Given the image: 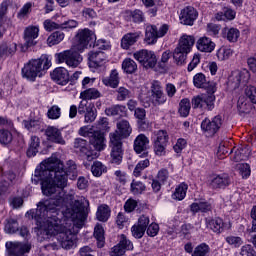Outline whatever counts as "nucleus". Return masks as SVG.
Wrapping results in <instances>:
<instances>
[{
  "mask_svg": "<svg viewBox=\"0 0 256 256\" xmlns=\"http://www.w3.org/2000/svg\"><path fill=\"white\" fill-rule=\"evenodd\" d=\"M38 204L36 210H30L27 215H31L36 222V229L40 235H46L47 238L58 235L57 239L62 249H73L77 245V234H75V225L78 229L83 227V222L87 219L85 206L79 201L73 205L64 207L46 206Z\"/></svg>",
  "mask_w": 256,
  "mask_h": 256,
  "instance_id": "nucleus-1",
  "label": "nucleus"
},
{
  "mask_svg": "<svg viewBox=\"0 0 256 256\" xmlns=\"http://www.w3.org/2000/svg\"><path fill=\"white\" fill-rule=\"evenodd\" d=\"M77 175V164L73 160L67 161L66 168L63 161L55 155L41 162L40 166L35 169L32 181L36 185L40 181L43 195L46 197L54 195V198L39 202L38 204H43L40 209L73 205L71 204L73 194H67L65 187H67L68 179L75 181Z\"/></svg>",
  "mask_w": 256,
  "mask_h": 256,
  "instance_id": "nucleus-2",
  "label": "nucleus"
},
{
  "mask_svg": "<svg viewBox=\"0 0 256 256\" xmlns=\"http://www.w3.org/2000/svg\"><path fill=\"white\" fill-rule=\"evenodd\" d=\"M117 129L110 133V147H111V163L120 165L123 161V139H127L133 132L131 124L127 120H120L117 122Z\"/></svg>",
  "mask_w": 256,
  "mask_h": 256,
  "instance_id": "nucleus-3",
  "label": "nucleus"
},
{
  "mask_svg": "<svg viewBox=\"0 0 256 256\" xmlns=\"http://www.w3.org/2000/svg\"><path fill=\"white\" fill-rule=\"evenodd\" d=\"M193 84L198 89H207V94H201L192 99V107L193 109H203L207 111H212L215 107V86L210 85L209 81H207V77L203 73H197L193 78Z\"/></svg>",
  "mask_w": 256,
  "mask_h": 256,
  "instance_id": "nucleus-4",
  "label": "nucleus"
},
{
  "mask_svg": "<svg viewBox=\"0 0 256 256\" xmlns=\"http://www.w3.org/2000/svg\"><path fill=\"white\" fill-rule=\"evenodd\" d=\"M49 67H51V60L47 56L32 59L22 68V77L28 81H35L37 77H42Z\"/></svg>",
  "mask_w": 256,
  "mask_h": 256,
  "instance_id": "nucleus-5",
  "label": "nucleus"
},
{
  "mask_svg": "<svg viewBox=\"0 0 256 256\" xmlns=\"http://www.w3.org/2000/svg\"><path fill=\"white\" fill-rule=\"evenodd\" d=\"M195 45V37L184 34L175 48L173 53V59L177 65H185L187 61V55L191 53V49Z\"/></svg>",
  "mask_w": 256,
  "mask_h": 256,
  "instance_id": "nucleus-6",
  "label": "nucleus"
},
{
  "mask_svg": "<svg viewBox=\"0 0 256 256\" xmlns=\"http://www.w3.org/2000/svg\"><path fill=\"white\" fill-rule=\"evenodd\" d=\"M79 135L89 137V143L94 151H103L105 149V134L101 131H93V129L89 130L88 127H81Z\"/></svg>",
  "mask_w": 256,
  "mask_h": 256,
  "instance_id": "nucleus-7",
  "label": "nucleus"
},
{
  "mask_svg": "<svg viewBox=\"0 0 256 256\" xmlns=\"http://www.w3.org/2000/svg\"><path fill=\"white\" fill-rule=\"evenodd\" d=\"M82 51L77 50L75 46H73L70 50H65L56 54V61L58 63H66L68 67H79L81 61H83V57H81Z\"/></svg>",
  "mask_w": 256,
  "mask_h": 256,
  "instance_id": "nucleus-8",
  "label": "nucleus"
},
{
  "mask_svg": "<svg viewBox=\"0 0 256 256\" xmlns=\"http://www.w3.org/2000/svg\"><path fill=\"white\" fill-rule=\"evenodd\" d=\"M150 99L154 107H159V105H165L167 103V95L163 91V86L161 82L153 80L150 86Z\"/></svg>",
  "mask_w": 256,
  "mask_h": 256,
  "instance_id": "nucleus-9",
  "label": "nucleus"
},
{
  "mask_svg": "<svg viewBox=\"0 0 256 256\" xmlns=\"http://www.w3.org/2000/svg\"><path fill=\"white\" fill-rule=\"evenodd\" d=\"M78 43L74 45L75 48H77V51H83L87 49V46L93 45L95 41H97V37L95 36V33L89 29H82L79 30L76 35Z\"/></svg>",
  "mask_w": 256,
  "mask_h": 256,
  "instance_id": "nucleus-10",
  "label": "nucleus"
},
{
  "mask_svg": "<svg viewBox=\"0 0 256 256\" xmlns=\"http://www.w3.org/2000/svg\"><path fill=\"white\" fill-rule=\"evenodd\" d=\"M133 57L143 65L145 69H153V67L157 65V56L153 51L139 50L133 54Z\"/></svg>",
  "mask_w": 256,
  "mask_h": 256,
  "instance_id": "nucleus-11",
  "label": "nucleus"
},
{
  "mask_svg": "<svg viewBox=\"0 0 256 256\" xmlns=\"http://www.w3.org/2000/svg\"><path fill=\"white\" fill-rule=\"evenodd\" d=\"M167 31H169V25L167 24H163L159 30H157V26H147L145 34L146 43H148V45L157 43V39H159V37H165V35H167Z\"/></svg>",
  "mask_w": 256,
  "mask_h": 256,
  "instance_id": "nucleus-12",
  "label": "nucleus"
},
{
  "mask_svg": "<svg viewBox=\"0 0 256 256\" xmlns=\"http://www.w3.org/2000/svg\"><path fill=\"white\" fill-rule=\"evenodd\" d=\"M167 143H169V134H167V131H157L154 139V152L158 157H163V155H165Z\"/></svg>",
  "mask_w": 256,
  "mask_h": 256,
  "instance_id": "nucleus-13",
  "label": "nucleus"
},
{
  "mask_svg": "<svg viewBox=\"0 0 256 256\" xmlns=\"http://www.w3.org/2000/svg\"><path fill=\"white\" fill-rule=\"evenodd\" d=\"M24 44L23 47L25 49H29V47H35L37 45L39 39V27L30 25L24 29L23 33Z\"/></svg>",
  "mask_w": 256,
  "mask_h": 256,
  "instance_id": "nucleus-14",
  "label": "nucleus"
},
{
  "mask_svg": "<svg viewBox=\"0 0 256 256\" xmlns=\"http://www.w3.org/2000/svg\"><path fill=\"white\" fill-rule=\"evenodd\" d=\"M74 148L77 153L86 155L87 161H93V159H97V157H99V152L90 150L89 146L87 145V140L85 139L76 138L74 141Z\"/></svg>",
  "mask_w": 256,
  "mask_h": 256,
  "instance_id": "nucleus-15",
  "label": "nucleus"
},
{
  "mask_svg": "<svg viewBox=\"0 0 256 256\" xmlns=\"http://www.w3.org/2000/svg\"><path fill=\"white\" fill-rule=\"evenodd\" d=\"M221 125H223V119L218 115L212 120L205 118L201 123V129L208 135H215L221 129Z\"/></svg>",
  "mask_w": 256,
  "mask_h": 256,
  "instance_id": "nucleus-16",
  "label": "nucleus"
},
{
  "mask_svg": "<svg viewBox=\"0 0 256 256\" xmlns=\"http://www.w3.org/2000/svg\"><path fill=\"white\" fill-rule=\"evenodd\" d=\"M6 249L10 256H24L31 251V245L21 242H7Z\"/></svg>",
  "mask_w": 256,
  "mask_h": 256,
  "instance_id": "nucleus-17",
  "label": "nucleus"
},
{
  "mask_svg": "<svg viewBox=\"0 0 256 256\" xmlns=\"http://www.w3.org/2000/svg\"><path fill=\"white\" fill-rule=\"evenodd\" d=\"M126 251H133V243L131 240L127 239L125 234L120 235L119 243L112 248V256H123Z\"/></svg>",
  "mask_w": 256,
  "mask_h": 256,
  "instance_id": "nucleus-18",
  "label": "nucleus"
},
{
  "mask_svg": "<svg viewBox=\"0 0 256 256\" xmlns=\"http://www.w3.org/2000/svg\"><path fill=\"white\" fill-rule=\"evenodd\" d=\"M134 151L140 157H149V138L145 134L138 135L134 140Z\"/></svg>",
  "mask_w": 256,
  "mask_h": 256,
  "instance_id": "nucleus-19",
  "label": "nucleus"
},
{
  "mask_svg": "<svg viewBox=\"0 0 256 256\" xmlns=\"http://www.w3.org/2000/svg\"><path fill=\"white\" fill-rule=\"evenodd\" d=\"M199 13L193 8V6H186L180 11L179 19L182 25L193 26L197 20Z\"/></svg>",
  "mask_w": 256,
  "mask_h": 256,
  "instance_id": "nucleus-20",
  "label": "nucleus"
},
{
  "mask_svg": "<svg viewBox=\"0 0 256 256\" xmlns=\"http://www.w3.org/2000/svg\"><path fill=\"white\" fill-rule=\"evenodd\" d=\"M249 79H251V74L249 70L244 69L234 72L228 80V85H230L232 89H239V85H241V83H247Z\"/></svg>",
  "mask_w": 256,
  "mask_h": 256,
  "instance_id": "nucleus-21",
  "label": "nucleus"
},
{
  "mask_svg": "<svg viewBox=\"0 0 256 256\" xmlns=\"http://www.w3.org/2000/svg\"><path fill=\"white\" fill-rule=\"evenodd\" d=\"M89 67L97 69L107 63V54L103 51H90L88 53Z\"/></svg>",
  "mask_w": 256,
  "mask_h": 256,
  "instance_id": "nucleus-22",
  "label": "nucleus"
},
{
  "mask_svg": "<svg viewBox=\"0 0 256 256\" xmlns=\"http://www.w3.org/2000/svg\"><path fill=\"white\" fill-rule=\"evenodd\" d=\"M231 185V176L229 174H219L211 179L210 186L212 189H225Z\"/></svg>",
  "mask_w": 256,
  "mask_h": 256,
  "instance_id": "nucleus-23",
  "label": "nucleus"
},
{
  "mask_svg": "<svg viewBox=\"0 0 256 256\" xmlns=\"http://www.w3.org/2000/svg\"><path fill=\"white\" fill-rule=\"evenodd\" d=\"M45 135L48 141L52 143H58L59 145H65V140L61 134V130L55 126H48L45 130Z\"/></svg>",
  "mask_w": 256,
  "mask_h": 256,
  "instance_id": "nucleus-24",
  "label": "nucleus"
},
{
  "mask_svg": "<svg viewBox=\"0 0 256 256\" xmlns=\"http://www.w3.org/2000/svg\"><path fill=\"white\" fill-rule=\"evenodd\" d=\"M51 79L58 85H67L69 83V72L64 67H58L50 74Z\"/></svg>",
  "mask_w": 256,
  "mask_h": 256,
  "instance_id": "nucleus-25",
  "label": "nucleus"
},
{
  "mask_svg": "<svg viewBox=\"0 0 256 256\" xmlns=\"http://www.w3.org/2000/svg\"><path fill=\"white\" fill-rule=\"evenodd\" d=\"M196 47L201 53H213L215 51V42L211 38L204 36L197 40Z\"/></svg>",
  "mask_w": 256,
  "mask_h": 256,
  "instance_id": "nucleus-26",
  "label": "nucleus"
},
{
  "mask_svg": "<svg viewBox=\"0 0 256 256\" xmlns=\"http://www.w3.org/2000/svg\"><path fill=\"white\" fill-rule=\"evenodd\" d=\"M139 39H141V31L129 32L125 34L121 39L122 49H130V47H133V45H135Z\"/></svg>",
  "mask_w": 256,
  "mask_h": 256,
  "instance_id": "nucleus-27",
  "label": "nucleus"
},
{
  "mask_svg": "<svg viewBox=\"0 0 256 256\" xmlns=\"http://www.w3.org/2000/svg\"><path fill=\"white\" fill-rule=\"evenodd\" d=\"M17 53V43L4 42L0 45V59H7V57H13Z\"/></svg>",
  "mask_w": 256,
  "mask_h": 256,
  "instance_id": "nucleus-28",
  "label": "nucleus"
},
{
  "mask_svg": "<svg viewBox=\"0 0 256 256\" xmlns=\"http://www.w3.org/2000/svg\"><path fill=\"white\" fill-rule=\"evenodd\" d=\"M206 225L208 229H211L213 233H217L218 235L225 231V222L219 217L207 220Z\"/></svg>",
  "mask_w": 256,
  "mask_h": 256,
  "instance_id": "nucleus-29",
  "label": "nucleus"
},
{
  "mask_svg": "<svg viewBox=\"0 0 256 256\" xmlns=\"http://www.w3.org/2000/svg\"><path fill=\"white\" fill-rule=\"evenodd\" d=\"M105 113L108 117H125L127 116V107L123 105H113L109 108H106Z\"/></svg>",
  "mask_w": 256,
  "mask_h": 256,
  "instance_id": "nucleus-30",
  "label": "nucleus"
},
{
  "mask_svg": "<svg viewBox=\"0 0 256 256\" xmlns=\"http://www.w3.org/2000/svg\"><path fill=\"white\" fill-rule=\"evenodd\" d=\"M102 82L106 87L117 89V87H119V72H117V69L112 70L110 76L102 79Z\"/></svg>",
  "mask_w": 256,
  "mask_h": 256,
  "instance_id": "nucleus-31",
  "label": "nucleus"
},
{
  "mask_svg": "<svg viewBox=\"0 0 256 256\" xmlns=\"http://www.w3.org/2000/svg\"><path fill=\"white\" fill-rule=\"evenodd\" d=\"M134 116L138 119V127L143 131L147 129V121L145 120L147 117V112L143 108H136L134 111Z\"/></svg>",
  "mask_w": 256,
  "mask_h": 256,
  "instance_id": "nucleus-32",
  "label": "nucleus"
},
{
  "mask_svg": "<svg viewBox=\"0 0 256 256\" xmlns=\"http://www.w3.org/2000/svg\"><path fill=\"white\" fill-rule=\"evenodd\" d=\"M94 237L97 241V245L99 249L105 247V230L103 229V226L100 224H97L94 228Z\"/></svg>",
  "mask_w": 256,
  "mask_h": 256,
  "instance_id": "nucleus-33",
  "label": "nucleus"
},
{
  "mask_svg": "<svg viewBox=\"0 0 256 256\" xmlns=\"http://www.w3.org/2000/svg\"><path fill=\"white\" fill-rule=\"evenodd\" d=\"M224 37L230 43H237L239 37L241 36V32L237 28H224Z\"/></svg>",
  "mask_w": 256,
  "mask_h": 256,
  "instance_id": "nucleus-34",
  "label": "nucleus"
},
{
  "mask_svg": "<svg viewBox=\"0 0 256 256\" xmlns=\"http://www.w3.org/2000/svg\"><path fill=\"white\" fill-rule=\"evenodd\" d=\"M99 97H101V92L97 88H87L80 93V99H85L86 101L99 99Z\"/></svg>",
  "mask_w": 256,
  "mask_h": 256,
  "instance_id": "nucleus-35",
  "label": "nucleus"
},
{
  "mask_svg": "<svg viewBox=\"0 0 256 256\" xmlns=\"http://www.w3.org/2000/svg\"><path fill=\"white\" fill-rule=\"evenodd\" d=\"M41 141L39 140V137L32 136L30 146L27 150L28 157H35L37 153H39V145Z\"/></svg>",
  "mask_w": 256,
  "mask_h": 256,
  "instance_id": "nucleus-36",
  "label": "nucleus"
},
{
  "mask_svg": "<svg viewBox=\"0 0 256 256\" xmlns=\"http://www.w3.org/2000/svg\"><path fill=\"white\" fill-rule=\"evenodd\" d=\"M190 210L192 213H207L208 211H211V205L209 202H199V203H192L190 205Z\"/></svg>",
  "mask_w": 256,
  "mask_h": 256,
  "instance_id": "nucleus-37",
  "label": "nucleus"
},
{
  "mask_svg": "<svg viewBox=\"0 0 256 256\" xmlns=\"http://www.w3.org/2000/svg\"><path fill=\"white\" fill-rule=\"evenodd\" d=\"M245 151H249L248 147H240V148H233L230 153H234L232 159L236 163H239V161H244V159H247V156L245 155Z\"/></svg>",
  "mask_w": 256,
  "mask_h": 256,
  "instance_id": "nucleus-38",
  "label": "nucleus"
},
{
  "mask_svg": "<svg viewBox=\"0 0 256 256\" xmlns=\"http://www.w3.org/2000/svg\"><path fill=\"white\" fill-rule=\"evenodd\" d=\"M63 39H65V34L63 32L56 31L48 37L47 43L49 47H53V45H59Z\"/></svg>",
  "mask_w": 256,
  "mask_h": 256,
  "instance_id": "nucleus-39",
  "label": "nucleus"
},
{
  "mask_svg": "<svg viewBox=\"0 0 256 256\" xmlns=\"http://www.w3.org/2000/svg\"><path fill=\"white\" fill-rule=\"evenodd\" d=\"M187 189H189V186L185 183H181L176 189L173 194V199H177L178 201H183L185 199V196L187 195Z\"/></svg>",
  "mask_w": 256,
  "mask_h": 256,
  "instance_id": "nucleus-40",
  "label": "nucleus"
},
{
  "mask_svg": "<svg viewBox=\"0 0 256 256\" xmlns=\"http://www.w3.org/2000/svg\"><path fill=\"white\" fill-rule=\"evenodd\" d=\"M122 69L125 71V73H128L131 75L135 73V71H137V63L134 62V60L131 58H126L122 62Z\"/></svg>",
  "mask_w": 256,
  "mask_h": 256,
  "instance_id": "nucleus-41",
  "label": "nucleus"
},
{
  "mask_svg": "<svg viewBox=\"0 0 256 256\" xmlns=\"http://www.w3.org/2000/svg\"><path fill=\"white\" fill-rule=\"evenodd\" d=\"M109 213H111V211L109 210V206L101 205L100 207H98L96 217L98 221L105 222L109 219Z\"/></svg>",
  "mask_w": 256,
  "mask_h": 256,
  "instance_id": "nucleus-42",
  "label": "nucleus"
},
{
  "mask_svg": "<svg viewBox=\"0 0 256 256\" xmlns=\"http://www.w3.org/2000/svg\"><path fill=\"white\" fill-rule=\"evenodd\" d=\"M91 172L94 175V177H101L103 173H107V167H105L103 163L96 161L93 163L91 167Z\"/></svg>",
  "mask_w": 256,
  "mask_h": 256,
  "instance_id": "nucleus-43",
  "label": "nucleus"
},
{
  "mask_svg": "<svg viewBox=\"0 0 256 256\" xmlns=\"http://www.w3.org/2000/svg\"><path fill=\"white\" fill-rule=\"evenodd\" d=\"M237 107L239 113H249L251 111V103L243 96L238 99Z\"/></svg>",
  "mask_w": 256,
  "mask_h": 256,
  "instance_id": "nucleus-44",
  "label": "nucleus"
},
{
  "mask_svg": "<svg viewBox=\"0 0 256 256\" xmlns=\"http://www.w3.org/2000/svg\"><path fill=\"white\" fill-rule=\"evenodd\" d=\"M179 107V113L181 117H187L191 111V101H189L187 98H184L180 101Z\"/></svg>",
  "mask_w": 256,
  "mask_h": 256,
  "instance_id": "nucleus-45",
  "label": "nucleus"
},
{
  "mask_svg": "<svg viewBox=\"0 0 256 256\" xmlns=\"http://www.w3.org/2000/svg\"><path fill=\"white\" fill-rule=\"evenodd\" d=\"M211 253V247L207 243H201L194 248L193 256H207Z\"/></svg>",
  "mask_w": 256,
  "mask_h": 256,
  "instance_id": "nucleus-46",
  "label": "nucleus"
},
{
  "mask_svg": "<svg viewBox=\"0 0 256 256\" xmlns=\"http://www.w3.org/2000/svg\"><path fill=\"white\" fill-rule=\"evenodd\" d=\"M216 19L221 21L223 19H228L229 21H233L235 19V11L231 8H224L223 12H219L216 15Z\"/></svg>",
  "mask_w": 256,
  "mask_h": 256,
  "instance_id": "nucleus-47",
  "label": "nucleus"
},
{
  "mask_svg": "<svg viewBox=\"0 0 256 256\" xmlns=\"http://www.w3.org/2000/svg\"><path fill=\"white\" fill-rule=\"evenodd\" d=\"M149 165H151V163L149 162V158L141 160L140 162H138V164L134 168L133 175L135 177H141L142 171H145V169H147V167H149Z\"/></svg>",
  "mask_w": 256,
  "mask_h": 256,
  "instance_id": "nucleus-48",
  "label": "nucleus"
},
{
  "mask_svg": "<svg viewBox=\"0 0 256 256\" xmlns=\"http://www.w3.org/2000/svg\"><path fill=\"white\" fill-rule=\"evenodd\" d=\"M145 189H147V187L141 181L133 180L130 186V191L133 195H141Z\"/></svg>",
  "mask_w": 256,
  "mask_h": 256,
  "instance_id": "nucleus-49",
  "label": "nucleus"
},
{
  "mask_svg": "<svg viewBox=\"0 0 256 256\" xmlns=\"http://www.w3.org/2000/svg\"><path fill=\"white\" fill-rule=\"evenodd\" d=\"M24 127L28 129V131H39L41 129V120H25Z\"/></svg>",
  "mask_w": 256,
  "mask_h": 256,
  "instance_id": "nucleus-50",
  "label": "nucleus"
},
{
  "mask_svg": "<svg viewBox=\"0 0 256 256\" xmlns=\"http://www.w3.org/2000/svg\"><path fill=\"white\" fill-rule=\"evenodd\" d=\"M116 99L117 101H125L131 97V90L126 87H119L116 90Z\"/></svg>",
  "mask_w": 256,
  "mask_h": 256,
  "instance_id": "nucleus-51",
  "label": "nucleus"
},
{
  "mask_svg": "<svg viewBox=\"0 0 256 256\" xmlns=\"http://www.w3.org/2000/svg\"><path fill=\"white\" fill-rule=\"evenodd\" d=\"M32 9H33V3L31 2L26 3L18 12L17 14L18 19H27V17L31 15Z\"/></svg>",
  "mask_w": 256,
  "mask_h": 256,
  "instance_id": "nucleus-52",
  "label": "nucleus"
},
{
  "mask_svg": "<svg viewBox=\"0 0 256 256\" xmlns=\"http://www.w3.org/2000/svg\"><path fill=\"white\" fill-rule=\"evenodd\" d=\"M4 231L10 234L17 233V231H19V223H17V220L8 219Z\"/></svg>",
  "mask_w": 256,
  "mask_h": 256,
  "instance_id": "nucleus-53",
  "label": "nucleus"
},
{
  "mask_svg": "<svg viewBox=\"0 0 256 256\" xmlns=\"http://www.w3.org/2000/svg\"><path fill=\"white\" fill-rule=\"evenodd\" d=\"M216 55L219 61H227L233 55V51L230 48L221 47Z\"/></svg>",
  "mask_w": 256,
  "mask_h": 256,
  "instance_id": "nucleus-54",
  "label": "nucleus"
},
{
  "mask_svg": "<svg viewBox=\"0 0 256 256\" xmlns=\"http://www.w3.org/2000/svg\"><path fill=\"white\" fill-rule=\"evenodd\" d=\"M226 243H228V245H231L232 247H235L236 249H239V247H241V245H243V238L239 237V236H227L225 238Z\"/></svg>",
  "mask_w": 256,
  "mask_h": 256,
  "instance_id": "nucleus-55",
  "label": "nucleus"
},
{
  "mask_svg": "<svg viewBox=\"0 0 256 256\" xmlns=\"http://www.w3.org/2000/svg\"><path fill=\"white\" fill-rule=\"evenodd\" d=\"M13 141V134L9 130H0V143L2 145H9Z\"/></svg>",
  "mask_w": 256,
  "mask_h": 256,
  "instance_id": "nucleus-56",
  "label": "nucleus"
},
{
  "mask_svg": "<svg viewBox=\"0 0 256 256\" xmlns=\"http://www.w3.org/2000/svg\"><path fill=\"white\" fill-rule=\"evenodd\" d=\"M237 169L243 179H247L251 175V166L247 163L238 164Z\"/></svg>",
  "mask_w": 256,
  "mask_h": 256,
  "instance_id": "nucleus-57",
  "label": "nucleus"
},
{
  "mask_svg": "<svg viewBox=\"0 0 256 256\" xmlns=\"http://www.w3.org/2000/svg\"><path fill=\"white\" fill-rule=\"evenodd\" d=\"M241 256H256L255 248L251 244H245L240 249Z\"/></svg>",
  "mask_w": 256,
  "mask_h": 256,
  "instance_id": "nucleus-58",
  "label": "nucleus"
},
{
  "mask_svg": "<svg viewBox=\"0 0 256 256\" xmlns=\"http://www.w3.org/2000/svg\"><path fill=\"white\" fill-rule=\"evenodd\" d=\"M48 119H59L61 117V108L53 105L47 112Z\"/></svg>",
  "mask_w": 256,
  "mask_h": 256,
  "instance_id": "nucleus-59",
  "label": "nucleus"
},
{
  "mask_svg": "<svg viewBox=\"0 0 256 256\" xmlns=\"http://www.w3.org/2000/svg\"><path fill=\"white\" fill-rule=\"evenodd\" d=\"M171 57H173V53H171V51L163 52L161 61L158 63L160 69H167V63H169V59Z\"/></svg>",
  "mask_w": 256,
  "mask_h": 256,
  "instance_id": "nucleus-60",
  "label": "nucleus"
},
{
  "mask_svg": "<svg viewBox=\"0 0 256 256\" xmlns=\"http://www.w3.org/2000/svg\"><path fill=\"white\" fill-rule=\"evenodd\" d=\"M145 231L141 226H138V224H134L131 228L132 236L135 239H142L143 235H145Z\"/></svg>",
  "mask_w": 256,
  "mask_h": 256,
  "instance_id": "nucleus-61",
  "label": "nucleus"
},
{
  "mask_svg": "<svg viewBox=\"0 0 256 256\" xmlns=\"http://www.w3.org/2000/svg\"><path fill=\"white\" fill-rule=\"evenodd\" d=\"M245 95L246 97H248L251 103H254L256 105V87L255 86H247L245 88Z\"/></svg>",
  "mask_w": 256,
  "mask_h": 256,
  "instance_id": "nucleus-62",
  "label": "nucleus"
},
{
  "mask_svg": "<svg viewBox=\"0 0 256 256\" xmlns=\"http://www.w3.org/2000/svg\"><path fill=\"white\" fill-rule=\"evenodd\" d=\"M84 121L85 123H93L95 119H97V113L95 112V108L91 107L84 113Z\"/></svg>",
  "mask_w": 256,
  "mask_h": 256,
  "instance_id": "nucleus-63",
  "label": "nucleus"
},
{
  "mask_svg": "<svg viewBox=\"0 0 256 256\" xmlns=\"http://www.w3.org/2000/svg\"><path fill=\"white\" fill-rule=\"evenodd\" d=\"M124 209L126 213H133V211L137 209V200L132 198L128 199L124 204Z\"/></svg>",
  "mask_w": 256,
  "mask_h": 256,
  "instance_id": "nucleus-64",
  "label": "nucleus"
}]
</instances>
